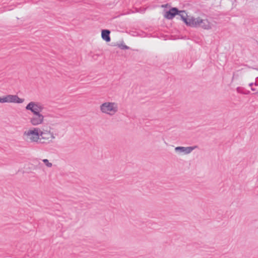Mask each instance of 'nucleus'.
<instances>
[{
    "label": "nucleus",
    "instance_id": "nucleus-1",
    "mask_svg": "<svg viewBox=\"0 0 258 258\" xmlns=\"http://www.w3.org/2000/svg\"><path fill=\"white\" fill-rule=\"evenodd\" d=\"M101 111L109 115H113L118 111V105L115 102H106L100 106Z\"/></svg>",
    "mask_w": 258,
    "mask_h": 258
},
{
    "label": "nucleus",
    "instance_id": "nucleus-2",
    "mask_svg": "<svg viewBox=\"0 0 258 258\" xmlns=\"http://www.w3.org/2000/svg\"><path fill=\"white\" fill-rule=\"evenodd\" d=\"M45 133L41 131L38 128H34L33 130H30L27 132H25L24 135L27 138V140H30L32 142H37L40 137L42 139L45 138Z\"/></svg>",
    "mask_w": 258,
    "mask_h": 258
},
{
    "label": "nucleus",
    "instance_id": "nucleus-3",
    "mask_svg": "<svg viewBox=\"0 0 258 258\" xmlns=\"http://www.w3.org/2000/svg\"><path fill=\"white\" fill-rule=\"evenodd\" d=\"M191 27H201L205 30H209L212 28V25L207 19H202L200 17H198L194 18Z\"/></svg>",
    "mask_w": 258,
    "mask_h": 258
},
{
    "label": "nucleus",
    "instance_id": "nucleus-4",
    "mask_svg": "<svg viewBox=\"0 0 258 258\" xmlns=\"http://www.w3.org/2000/svg\"><path fill=\"white\" fill-rule=\"evenodd\" d=\"M44 109L43 105L40 103L36 102H30L26 106V109L30 110L33 114H41V112Z\"/></svg>",
    "mask_w": 258,
    "mask_h": 258
},
{
    "label": "nucleus",
    "instance_id": "nucleus-5",
    "mask_svg": "<svg viewBox=\"0 0 258 258\" xmlns=\"http://www.w3.org/2000/svg\"><path fill=\"white\" fill-rule=\"evenodd\" d=\"M180 16L181 20L186 24L187 26L191 27V24L194 21V17L188 16L184 11H180V13L177 15Z\"/></svg>",
    "mask_w": 258,
    "mask_h": 258
},
{
    "label": "nucleus",
    "instance_id": "nucleus-6",
    "mask_svg": "<svg viewBox=\"0 0 258 258\" xmlns=\"http://www.w3.org/2000/svg\"><path fill=\"white\" fill-rule=\"evenodd\" d=\"M5 103H22L24 102V99L20 98L17 95H8L4 96Z\"/></svg>",
    "mask_w": 258,
    "mask_h": 258
},
{
    "label": "nucleus",
    "instance_id": "nucleus-7",
    "mask_svg": "<svg viewBox=\"0 0 258 258\" xmlns=\"http://www.w3.org/2000/svg\"><path fill=\"white\" fill-rule=\"evenodd\" d=\"M179 13H180V11L177 8H172L166 12L164 17L167 19L171 20Z\"/></svg>",
    "mask_w": 258,
    "mask_h": 258
},
{
    "label": "nucleus",
    "instance_id": "nucleus-8",
    "mask_svg": "<svg viewBox=\"0 0 258 258\" xmlns=\"http://www.w3.org/2000/svg\"><path fill=\"white\" fill-rule=\"evenodd\" d=\"M197 146L192 147H176L175 148L176 152L183 153L184 154H188L190 153Z\"/></svg>",
    "mask_w": 258,
    "mask_h": 258
},
{
    "label": "nucleus",
    "instance_id": "nucleus-9",
    "mask_svg": "<svg viewBox=\"0 0 258 258\" xmlns=\"http://www.w3.org/2000/svg\"><path fill=\"white\" fill-rule=\"evenodd\" d=\"M44 116L41 114H33V116L31 118L30 122L34 125H37L41 124L43 120Z\"/></svg>",
    "mask_w": 258,
    "mask_h": 258
},
{
    "label": "nucleus",
    "instance_id": "nucleus-10",
    "mask_svg": "<svg viewBox=\"0 0 258 258\" xmlns=\"http://www.w3.org/2000/svg\"><path fill=\"white\" fill-rule=\"evenodd\" d=\"M110 31L107 29H103L101 31L102 39L107 42L110 41Z\"/></svg>",
    "mask_w": 258,
    "mask_h": 258
},
{
    "label": "nucleus",
    "instance_id": "nucleus-11",
    "mask_svg": "<svg viewBox=\"0 0 258 258\" xmlns=\"http://www.w3.org/2000/svg\"><path fill=\"white\" fill-rule=\"evenodd\" d=\"M43 162L45 164V165L48 167H51L52 165L51 163H50L47 159H43L42 160Z\"/></svg>",
    "mask_w": 258,
    "mask_h": 258
},
{
    "label": "nucleus",
    "instance_id": "nucleus-12",
    "mask_svg": "<svg viewBox=\"0 0 258 258\" xmlns=\"http://www.w3.org/2000/svg\"><path fill=\"white\" fill-rule=\"evenodd\" d=\"M120 47L122 49H129V47L126 46V45H124V44H122L120 46Z\"/></svg>",
    "mask_w": 258,
    "mask_h": 258
},
{
    "label": "nucleus",
    "instance_id": "nucleus-13",
    "mask_svg": "<svg viewBox=\"0 0 258 258\" xmlns=\"http://www.w3.org/2000/svg\"><path fill=\"white\" fill-rule=\"evenodd\" d=\"M5 98L3 97H0V103H5Z\"/></svg>",
    "mask_w": 258,
    "mask_h": 258
},
{
    "label": "nucleus",
    "instance_id": "nucleus-14",
    "mask_svg": "<svg viewBox=\"0 0 258 258\" xmlns=\"http://www.w3.org/2000/svg\"><path fill=\"white\" fill-rule=\"evenodd\" d=\"M253 85H254L256 86H258V83L256 82H255V83H253Z\"/></svg>",
    "mask_w": 258,
    "mask_h": 258
},
{
    "label": "nucleus",
    "instance_id": "nucleus-15",
    "mask_svg": "<svg viewBox=\"0 0 258 258\" xmlns=\"http://www.w3.org/2000/svg\"><path fill=\"white\" fill-rule=\"evenodd\" d=\"M252 85H253V83H250V84H249V86H250V87H252Z\"/></svg>",
    "mask_w": 258,
    "mask_h": 258
},
{
    "label": "nucleus",
    "instance_id": "nucleus-16",
    "mask_svg": "<svg viewBox=\"0 0 258 258\" xmlns=\"http://www.w3.org/2000/svg\"><path fill=\"white\" fill-rule=\"evenodd\" d=\"M251 90L252 91H255V88H254L251 87Z\"/></svg>",
    "mask_w": 258,
    "mask_h": 258
},
{
    "label": "nucleus",
    "instance_id": "nucleus-17",
    "mask_svg": "<svg viewBox=\"0 0 258 258\" xmlns=\"http://www.w3.org/2000/svg\"><path fill=\"white\" fill-rule=\"evenodd\" d=\"M51 138H52V139H54V138H55V137H54V136H53V134H51Z\"/></svg>",
    "mask_w": 258,
    "mask_h": 258
},
{
    "label": "nucleus",
    "instance_id": "nucleus-18",
    "mask_svg": "<svg viewBox=\"0 0 258 258\" xmlns=\"http://www.w3.org/2000/svg\"><path fill=\"white\" fill-rule=\"evenodd\" d=\"M255 95H258V91L254 93Z\"/></svg>",
    "mask_w": 258,
    "mask_h": 258
}]
</instances>
